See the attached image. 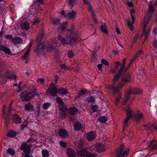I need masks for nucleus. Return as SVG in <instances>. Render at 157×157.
<instances>
[{
  "mask_svg": "<svg viewBox=\"0 0 157 157\" xmlns=\"http://www.w3.org/2000/svg\"><path fill=\"white\" fill-rule=\"evenodd\" d=\"M56 46V44H55L43 43L41 44H40V43L39 42L36 48L35 51L36 52L38 53L45 49L47 52H50L54 49Z\"/></svg>",
  "mask_w": 157,
  "mask_h": 157,
  "instance_id": "f257e3e1",
  "label": "nucleus"
},
{
  "mask_svg": "<svg viewBox=\"0 0 157 157\" xmlns=\"http://www.w3.org/2000/svg\"><path fill=\"white\" fill-rule=\"evenodd\" d=\"M131 77L129 74H127L126 77L123 78L122 80V82L119 84L116 87L114 86H109L108 88L113 90L115 92L119 91L127 82H129L131 81Z\"/></svg>",
  "mask_w": 157,
  "mask_h": 157,
  "instance_id": "f03ea898",
  "label": "nucleus"
},
{
  "mask_svg": "<svg viewBox=\"0 0 157 157\" xmlns=\"http://www.w3.org/2000/svg\"><path fill=\"white\" fill-rule=\"evenodd\" d=\"M58 40L60 41L63 45L65 44H71L76 41V39L70 38L68 36L66 37V39L63 38L61 36L58 35L57 36Z\"/></svg>",
  "mask_w": 157,
  "mask_h": 157,
  "instance_id": "7ed1b4c3",
  "label": "nucleus"
},
{
  "mask_svg": "<svg viewBox=\"0 0 157 157\" xmlns=\"http://www.w3.org/2000/svg\"><path fill=\"white\" fill-rule=\"evenodd\" d=\"M124 146H121L117 151L115 157H124L127 156L129 151V149L127 148L123 150Z\"/></svg>",
  "mask_w": 157,
  "mask_h": 157,
  "instance_id": "20e7f679",
  "label": "nucleus"
},
{
  "mask_svg": "<svg viewBox=\"0 0 157 157\" xmlns=\"http://www.w3.org/2000/svg\"><path fill=\"white\" fill-rule=\"evenodd\" d=\"M48 92L50 95L52 97H56L57 95L58 90L55 84H51L48 88Z\"/></svg>",
  "mask_w": 157,
  "mask_h": 157,
  "instance_id": "39448f33",
  "label": "nucleus"
},
{
  "mask_svg": "<svg viewBox=\"0 0 157 157\" xmlns=\"http://www.w3.org/2000/svg\"><path fill=\"white\" fill-rule=\"evenodd\" d=\"M127 117L125 118L124 123V125L123 126V128L124 129V128L128 125V122L130 120V119L132 117V111L130 108H128L126 111Z\"/></svg>",
  "mask_w": 157,
  "mask_h": 157,
  "instance_id": "423d86ee",
  "label": "nucleus"
},
{
  "mask_svg": "<svg viewBox=\"0 0 157 157\" xmlns=\"http://www.w3.org/2000/svg\"><path fill=\"white\" fill-rule=\"evenodd\" d=\"M84 3L85 4L88 5V10L91 13L92 18L94 20V21L95 23L97 22V20L96 19V17L95 16L94 14L93 10L92 8L90 5V3L89 1H84Z\"/></svg>",
  "mask_w": 157,
  "mask_h": 157,
  "instance_id": "0eeeda50",
  "label": "nucleus"
},
{
  "mask_svg": "<svg viewBox=\"0 0 157 157\" xmlns=\"http://www.w3.org/2000/svg\"><path fill=\"white\" fill-rule=\"evenodd\" d=\"M31 145H27L26 143H24L22 144L20 148L24 152H28L30 150Z\"/></svg>",
  "mask_w": 157,
  "mask_h": 157,
  "instance_id": "6e6552de",
  "label": "nucleus"
},
{
  "mask_svg": "<svg viewBox=\"0 0 157 157\" xmlns=\"http://www.w3.org/2000/svg\"><path fill=\"white\" fill-rule=\"evenodd\" d=\"M57 103L60 105L59 108L62 111H64L67 109V108L65 106H63V100L59 97H57L56 98Z\"/></svg>",
  "mask_w": 157,
  "mask_h": 157,
  "instance_id": "1a4fd4ad",
  "label": "nucleus"
},
{
  "mask_svg": "<svg viewBox=\"0 0 157 157\" xmlns=\"http://www.w3.org/2000/svg\"><path fill=\"white\" fill-rule=\"evenodd\" d=\"M94 150L97 151L101 152L105 150L104 145L102 144H98L94 147Z\"/></svg>",
  "mask_w": 157,
  "mask_h": 157,
  "instance_id": "9d476101",
  "label": "nucleus"
},
{
  "mask_svg": "<svg viewBox=\"0 0 157 157\" xmlns=\"http://www.w3.org/2000/svg\"><path fill=\"white\" fill-rule=\"evenodd\" d=\"M58 134L62 138H65L68 136L67 132L64 129H60L59 132Z\"/></svg>",
  "mask_w": 157,
  "mask_h": 157,
  "instance_id": "9b49d317",
  "label": "nucleus"
},
{
  "mask_svg": "<svg viewBox=\"0 0 157 157\" xmlns=\"http://www.w3.org/2000/svg\"><path fill=\"white\" fill-rule=\"evenodd\" d=\"M149 20L148 19L146 21V22H144V29L143 30V33L145 34V39H147V37L148 34H149L150 31L148 30L145 32L146 27L148 24L149 22Z\"/></svg>",
  "mask_w": 157,
  "mask_h": 157,
  "instance_id": "f8f14e48",
  "label": "nucleus"
},
{
  "mask_svg": "<svg viewBox=\"0 0 157 157\" xmlns=\"http://www.w3.org/2000/svg\"><path fill=\"white\" fill-rule=\"evenodd\" d=\"M133 118L136 122H139L144 118V116L142 113H140L136 114Z\"/></svg>",
  "mask_w": 157,
  "mask_h": 157,
  "instance_id": "ddd939ff",
  "label": "nucleus"
},
{
  "mask_svg": "<svg viewBox=\"0 0 157 157\" xmlns=\"http://www.w3.org/2000/svg\"><path fill=\"white\" fill-rule=\"evenodd\" d=\"M95 138V135L93 132H90L87 134L86 139L88 140L91 141L94 139Z\"/></svg>",
  "mask_w": 157,
  "mask_h": 157,
  "instance_id": "4468645a",
  "label": "nucleus"
},
{
  "mask_svg": "<svg viewBox=\"0 0 157 157\" xmlns=\"http://www.w3.org/2000/svg\"><path fill=\"white\" fill-rule=\"evenodd\" d=\"M76 15V12L75 11L72 10L68 13L67 14L66 16H65V17L69 19H72L75 17Z\"/></svg>",
  "mask_w": 157,
  "mask_h": 157,
  "instance_id": "2eb2a0df",
  "label": "nucleus"
},
{
  "mask_svg": "<svg viewBox=\"0 0 157 157\" xmlns=\"http://www.w3.org/2000/svg\"><path fill=\"white\" fill-rule=\"evenodd\" d=\"M67 154L69 157H75L76 153L75 151L71 148H68L67 150Z\"/></svg>",
  "mask_w": 157,
  "mask_h": 157,
  "instance_id": "dca6fc26",
  "label": "nucleus"
},
{
  "mask_svg": "<svg viewBox=\"0 0 157 157\" xmlns=\"http://www.w3.org/2000/svg\"><path fill=\"white\" fill-rule=\"evenodd\" d=\"M25 109L28 112H31L34 111V109L33 105L30 103L26 104L25 107Z\"/></svg>",
  "mask_w": 157,
  "mask_h": 157,
  "instance_id": "f3484780",
  "label": "nucleus"
},
{
  "mask_svg": "<svg viewBox=\"0 0 157 157\" xmlns=\"http://www.w3.org/2000/svg\"><path fill=\"white\" fill-rule=\"evenodd\" d=\"M88 153H89L86 149L78 151L77 152L78 155L82 157H84L86 155L87 156Z\"/></svg>",
  "mask_w": 157,
  "mask_h": 157,
  "instance_id": "a211bd4d",
  "label": "nucleus"
},
{
  "mask_svg": "<svg viewBox=\"0 0 157 157\" xmlns=\"http://www.w3.org/2000/svg\"><path fill=\"white\" fill-rule=\"evenodd\" d=\"M0 50L3 51L6 53L10 54L11 52L10 49L3 46L2 45H0Z\"/></svg>",
  "mask_w": 157,
  "mask_h": 157,
  "instance_id": "6ab92c4d",
  "label": "nucleus"
},
{
  "mask_svg": "<svg viewBox=\"0 0 157 157\" xmlns=\"http://www.w3.org/2000/svg\"><path fill=\"white\" fill-rule=\"evenodd\" d=\"M21 27L23 30H28L29 28V24L26 22H23L21 24Z\"/></svg>",
  "mask_w": 157,
  "mask_h": 157,
  "instance_id": "aec40b11",
  "label": "nucleus"
},
{
  "mask_svg": "<svg viewBox=\"0 0 157 157\" xmlns=\"http://www.w3.org/2000/svg\"><path fill=\"white\" fill-rule=\"evenodd\" d=\"M131 18L132 21V23L130 22V21H128V27L129 28V29L131 30H132L134 29V26H133L132 24L134 23V17L132 15H131Z\"/></svg>",
  "mask_w": 157,
  "mask_h": 157,
  "instance_id": "412c9836",
  "label": "nucleus"
},
{
  "mask_svg": "<svg viewBox=\"0 0 157 157\" xmlns=\"http://www.w3.org/2000/svg\"><path fill=\"white\" fill-rule=\"evenodd\" d=\"M35 95H34L31 96L30 95V94H28L25 96L24 92H22L21 93L20 96L21 98H24V97H25V99L27 100H30L32 98H33Z\"/></svg>",
  "mask_w": 157,
  "mask_h": 157,
  "instance_id": "4be33fe9",
  "label": "nucleus"
},
{
  "mask_svg": "<svg viewBox=\"0 0 157 157\" xmlns=\"http://www.w3.org/2000/svg\"><path fill=\"white\" fill-rule=\"evenodd\" d=\"M58 93L61 96H63L67 93V90L64 88L59 89H58Z\"/></svg>",
  "mask_w": 157,
  "mask_h": 157,
  "instance_id": "5701e85b",
  "label": "nucleus"
},
{
  "mask_svg": "<svg viewBox=\"0 0 157 157\" xmlns=\"http://www.w3.org/2000/svg\"><path fill=\"white\" fill-rule=\"evenodd\" d=\"M13 119L14 122L16 123H20L22 122L21 118L17 115H14L13 116Z\"/></svg>",
  "mask_w": 157,
  "mask_h": 157,
  "instance_id": "b1692460",
  "label": "nucleus"
},
{
  "mask_svg": "<svg viewBox=\"0 0 157 157\" xmlns=\"http://www.w3.org/2000/svg\"><path fill=\"white\" fill-rule=\"evenodd\" d=\"M11 41L14 44H21L22 42V40L21 38L19 37H16L12 39Z\"/></svg>",
  "mask_w": 157,
  "mask_h": 157,
  "instance_id": "393cba45",
  "label": "nucleus"
},
{
  "mask_svg": "<svg viewBox=\"0 0 157 157\" xmlns=\"http://www.w3.org/2000/svg\"><path fill=\"white\" fill-rule=\"evenodd\" d=\"M82 128V125L79 123H77L75 124L74 128L75 131H79L81 130Z\"/></svg>",
  "mask_w": 157,
  "mask_h": 157,
  "instance_id": "a878e982",
  "label": "nucleus"
},
{
  "mask_svg": "<svg viewBox=\"0 0 157 157\" xmlns=\"http://www.w3.org/2000/svg\"><path fill=\"white\" fill-rule=\"evenodd\" d=\"M126 60V58H124L123 59L122 61V65L121 67L120 68L119 71L118 73L119 74H121L122 71L124 70V68L125 67V61Z\"/></svg>",
  "mask_w": 157,
  "mask_h": 157,
  "instance_id": "bb28decb",
  "label": "nucleus"
},
{
  "mask_svg": "<svg viewBox=\"0 0 157 157\" xmlns=\"http://www.w3.org/2000/svg\"><path fill=\"white\" fill-rule=\"evenodd\" d=\"M67 25V23L66 22L63 23L62 25H61V27L58 29L57 31L59 32H63V31L65 30Z\"/></svg>",
  "mask_w": 157,
  "mask_h": 157,
  "instance_id": "cd10ccee",
  "label": "nucleus"
},
{
  "mask_svg": "<svg viewBox=\"0 0 157 157\" xmlns=\"http://www.w3.org/2000/svg\"><path fill=\"white\" fill-rule=\"evenodd\" d=\"M41 152L42 156L43 157H48L49 156V153L47 150H43L41 151Z\"/></svg>",
  "mask_w": 157,
  "mask_h": 157,
  "instance_id": "c85d7f7f",
  "label": "nucleus"
},
{
  "mask_svg": "<svg viewBox=\"0 0 157 157\" xmlns=\"http://www.w3.org/2000/svg\"><path fill=\"white\" fill-rule=\"evenodd\" d=\"M17 135V133L13 131H9L7 134L8 136L10 137H15Z\"/></svg>",
  "mask_w": 157,
  "mask_h": 157,
  "instance_id": "c756f323",
  "label": "nucleus"
},
{
  "mask_svg": "<svg viewBox=\"0 0 157 157\" xmlns=\"http://www.w3.org/2000/svg\"><path fill=\"white\" fill-rule=\"evenodd\" d=\"M154 11V10L153 8V5L151 3H150L149 5L148 10V13L151 15V14Z\"/></svg>",
  "mask_w": 157,
  "mask_h": 157,
  "instance_id": "7c9ffc66",
  "label": "nucleus"
},
{
  "mask_svg": "<svg viewBox=\"0 0 157 157\" xmlns=\"http://www.w3.org/2000/svg\"><path fill=\"white\" fill-rule=\"evenodd\" d=\"M6 151L7 153H9L12 156H14L15 154V150L10 148H8Z\"/></svg>",
  "mask_w": 157,
  "mask_h": 157,
  "instance_id": "2f4dec72",
  "label": "nucleus"
},
{
  "mask_svg": "<svg viewBox=\"0 0 157 157\" xmlns=\"http://www.w3.org/2000/svg\"><path fill=\"white\" fill-rule=\"evenodd\" d=\"M137 89H131L126 94H129V96H130V95L131 94H136V93H138V92H137L136 91V90H137Z\"/></svg>",
  "mask_w": 157,
  "mask_h": 157,
  "instance_id": "473e14b6",
  "label": "nucleus"
},
{
  "mask_svg": "<svg viewBox=\"0 0 157 157\" xmlns=\"http://www.w3.org/2000/svg\"><path fill=\"white\" fill-rule=\"evenodd\" d=\"M70 112L72 114H75L78 112V109L75 108L71 107L70 109Z\"/></svg>",
  "mask_w": 157,
  "mask_h": 157,
  "instance_id": "72a5a7b5",
  "label": "nucleus"
},
{
  "mask_svg": "<svg viewBox=\"0 0 157 157\" xmlns=\"http://www.w3.org/2000/svg\"><path fill=\"white\" fill-rule=\"evenodd\" d=\"M98 119L99 121L102 123H105L108 120L107 118L105 116L100 117Z\"/></svg>",
  "mask_w": 157,
  "mask_h": 157,
  "instance_id": "f704fd0d",
  "label": "nucleus"
},
{
  "mask_svg": "<svg viewBox=\"0 0 157 157\" xmlns=\"http://www.w3.org/2000/svg\"><path fill=\"white\" fill-rule=\"evenodd\" d=\"M101 31L105 34H107L108 32L107 30V27L105 25H102L101 26Z\"/></svg>",
  "mask_w": 157,
  "mask_h": 157,
  "instance_id": "c9c22d12",
  "label": "nucleus"
},
{
  "mask_svg": "<svg viewBox=\"0 0 157 157\" xmlns=\"http://www.w3.org/2000/svg\"><path fill=\"white\" fill-rule=\"evenodd\" d=\"M51 104L50 103H44L42 106V108L44 109H46L50 106Z\"/></svg>",
  "mask_w": 157,
  "mask_h": 157,
  "instance_id": "e433bc0d",
  "label": "nucleus"
},
{
  "mask_svg": "<svg viewBox=\"0 0 157 157\" xmlns=\"http://www.w3.org/2000/svg\"><path fill=\"white\" fill-rule=\"evenodd\" d=\"M30 50L29 48L27 51L25 53L24 55L21 57V58L22 59H24L28 56L29 53L30 52Z\"/></svg>",
  "mask_w": 157,
  "mask_h": 157,
  "instance_id": "4c0bfd02",
  "label": "nucleus"
},
{
  "mask_svg": "<svg viewBox=\"0 0 157 157\" xmlns=\"http://www.w3.org/2000/svg\"><path fill=\"white\" fill-rule=\"evenodd\" d=\"M130 97V96H129V94L128 95L126 94L124 98V103H125L126 102H127L129 100Z\"/></svg>",
  "mask_w": 157,
  "mask_h": 157,
  "instance_id": "58836bf2",
  "label": "nucleus"
},
{
  "mask_svg": "<svg viewBox=\"0 0 157 157\" xmlns=\"http://www.w3.org/2000/svg\"><path fill=\"white\" fill-rule=\"evenodd\" d=\"M147 127L148 128H151L152 129H153V128H154L155 129L157 130V126H156L155 124H153L151 125L149 124L147 125Z\"/></svg>",
  "mask_w": 157,
  "mask_h": 157,
  "instance_id": "ea45409f",
  "label": "nucleus"
},
{
  "mask_svg": "<svg viewBox=\"0 0 157 157\" xmlns=\"http://www.w3.org/2000/svg\"><path fill=\"white\" fill-rule=\"evenodd\" d=\"M91 109L94 112H97L98 110V107L96 105H93L91 107Z\"/></svg>",
  "mask_w": 157,
  "mask_h": 157,
  "instance_id": "a19ab883",
  "label": "nucleus"
},
{
  "mask_svg": "<svg viewBox=\"0 0 157 157\" xmlns=\"http://www.w3.org/2000/svg\"><path fill=\"white\" fill-rule=\"evenodd\" d=\"M87 101L89 103L93 102L94 101V99L92 97H90L87 99Z\"/></svg>",
  "mask_w": 157,
  "mask_h": 157,
  "instance_id": "79ce46f5",
  "label": "nucleus"
},
{
  "mask_svg": "<svg viewBox=\"0 0 157 157\" xmlns=\"http://www.w3.org/2000/svg\"><path fill=\"white\" fill-rule=\"evenodd\" d=\"M121 98V96L120 95H119L116 98V101L115 102V104L117 105L118 103V102L120 101Z\"/></svg>",
  "mask_w": 157,
  "mask_h": 157,
  "instance_id": "37998d69",
  "label": "nucleus"
},
{
  "mask_svg": "<svg viewBox=\"0 0 157 157\" xmlns=\"http://www.w3.org/2000/svg\"><path fill=\"white\" fill-rule=\"evenodd\" d=\"M86 93V91L82 90L78 93V97H79L84 94Z\"/></svg>",
  "mask_w": 157,
  "mask_h": 157,
  "instance_id": "c03bdc74",
  "label": "nucleus"
},
{
  "mask_svg": "<svg viewBox=\"0 0 157 157\" xmlns=\"http://www.w3.org/2000/svg\"><path fill=\"white\" fill-rule=\"evenodd\" d=\"M118 74L119 75H117L114 76V78L113 79V81L114 82H115L116 81H117L118 79L119 78V75L121 74H119L118 73Z\"/></svg>",
  "mask_w": 157,
  "mask_h": 157,
  "instance_id": "a18cd8bd",
  "label": "nucleus"
},
{
  "mask_svg": "<svg viewBox=\"0 0 157 157\" xmlns=\"http://www.w3.org/2000/svg\"><path fill=\"white\" fill-rule=\"evenodd\" d=\"M101 62L106 66H108L109 65V63L106 60L104 59H101Z\"/></svg>",
  "mask_w": 157,
  "mask_h": 157,
  "instance_id": "49530a36",
  "label": "nucleus"
},
{
  "mask_svg": "<svg viewBox=\"0 0 157 157\" xmlns=\"http://www.w3.org/2000/svg\"><path fill=\"white\" fill-rule=\"evenodd\" d=\"M52 21L53 24H57L59 22V20L58 19H54L52 20Z\"/></svg>",
  "mask_w": 157,
  "mask_h": 157,
  "instance_id": "de8ad7c7",
  "label": "nucleus"
},
{
  "mask_svg": "<svg viewBox=\"0 0 157 157\" xmlns=\"http://www.w3.org/2000/svg\"><path fill=\"white\" fill-rule=\"evenodd\" d=\"M139 56L137 54H136L133 57L131 61V63H132Z\"/></svg>",
  "mask_w": 157,
  "mask_h": 157,
  "instance_id": "09e8293b",
  "label": "nucleus"
},
{
  "mask_svg": "<svg viewBox=\"0 0 157 157\" xmlns=\"http://www.w3.org/2000/svg\"><path fill=\"white\" fill-rule=\"evenodd\" d=\"M40 20L39 19H35L33 23V25H36L38 24L40 22Z\"/></svg>",
  "mask_w": 157,
  "mask_h": 157,
  "instance_id": "8fccbe9b",
  "label": "nucleus"
},
{
  "mask_svg": "<svg viewBox=\"0 0 157 157\" xmlns=\"http://www.w3.org/2000/svg\"><path fill=\"white\" fill-rule=\"evenodd\" d=\"M68 57L70 58H72L74 56L73 53L71 51L68 52Z\"/></svg>",
  "mask_w": 157,
  "mask_h": 157,
  "instance_id": "3c124183",
  "label": "nucleus"
},
{
  "mask_svg": "<svg viewBox=\"0 0 157 157\" xmlns=\"http://www.w3.org/2000/svg\"><path fill=\"white\" fill-rule=\"evenodd\" d=\"M7 77L8 78H10V79H15L16 78V76L15 75H10L9 76H7Z\"/></svg>",
  "mask_w": 157,
  "mask_h": 157,
  "instance_id": "603ef678",
  "label": "nucleus"
},
{
  "mask_svg": "<svg viewBox=\"0 0 157 157\" xmlns=\"http://www.w3.org/2000/svg\"><path fill=\"white\" fill-rule=\"evenodd\" d=\"M27 125V122H24L23 124L21 125V129H23Z\"/></svg>",
  "mask_w": 157,
  "mask_h": 157,
  "instance_id": "864d4df0",
  "label": "nucleus"
},
{
  "mask_svg": "<svg viewBox=\"0 0 157 157\" xmlns=\"http://www.w3.org/2000/svg\"><path fill=\"white\" fill-rule=\"evenodd\" d=\"M60 145L62 147H66V143L63 141H60Z\"/></svg>",
  "mask_w": 157,
  "mask_h": 157,
  "instance_id": "5fc2aeb1",
  "label": "nucleus"
},
{
  "mask_svg": "<svg viewBox=\"0 0 157 157\" xmlns=\"http://www.w3.org/2000/svg\"><path fill=\"white\" fill-rule=\"evenodd\" d=\"M74 1H68V3L72 7L74 3Z\"/></svg>",
  "mask_w": 157,
  "mask_h": 157,
  "instance_id": "6e6d98bb",
  "label": "nucleus"
},
{
  "mask_svg": "<svg viewBox=\"0 0 157 157\" xmlns=\"http://www.w3.org/2000/svg\"><path fill=\"white\" fill-rule=\"evenodd\" d=\"M6 38L7 39H10L12 38V35H7L6 36Z\"/></svg>",
  "mask_w": 157,
  "mask_h": 157,
  "instance_id": "4d7b16f0",
  "label": "nucleus"
},
{
  "mask_svg": "<svg viewBox=\"0 0 157 157\" xmlns=\"http://www.w3.org/2000/svg\"><path fill=\"white\" fill-rule=\"evenodd\" d=\"M127 4L129 7H132L133 6V3L132 1L128 2Z\"/></svg>",
  "mask_w": 157,
  "mask_h": 157,
  "instance_id": "13d9d810",
  "label": "nucleus"
},
{
  "mask_svg": "<svg viewBox=\"0 0 157 157\" xmlns=\"http://www.w3.org/2000/svg\"><path fill=\"white\" fill-rule=\"evenodd\" d=\"M102 67V64H99L98 65H97V67L98 68V69L99 70H100L101 71H102V69H101Z\"/></svg>",
  "mask_w": 157,
  "mask_h": 157,
  "instance_id": "bf43d9fd",
  "label": "nucleus"
},
{
  "mask_svg": "<svg viewBox=\"0 0 157 157\" xmlns=\"http://www.w3.org/2000/svg\"><path fill=\"white\" fill-rule=\"evenodd\" d=\"M43 1H40H40H36L34 3V5H35V4H42L43 3Z\"/></svg>",
  "mask_w": 157,
  "mask_h": 157,
  "instance_id": "052dcab7",
  "label": "nucleus"
},
{
  "mask_svg": "<svg viewBox=\"0 0 157 157\" xmlns=\"http://www.w3.org/2000/svg\"><path fill=\"white\" fill-rule=\"evenodd\" d=\"M43 36V35L42 34L40 35H39L38 36L37 38V41H40V40L41 39Z\"/></svg>",
  "mask_w": 157,
  "mask_h": 157,
  "instance_id": "680f3d73",
  "label": "nucleus"
},
{
  "mask_svg": "<svg viewBox=\"0 0 157 157\" xmlns=\"http://www.w3.org/2000/svg\"><path fill=\"white\" fill-rule=\"evenodd\" d=\"M44 82V79L42 78L38 79V82L39 83H42Z\"/></svg>",
  "mask_w": 157,
  "mask_h": 157,
  "instance_id": "e2e57ef3",
  "label": "nucleus"
},
{
  "mask_svg": "<svg viewBox=\"0 0 157 157\" xmlns=\"http://www.w3.org/2000/svg\"><path fill=\"white\" fill-rule=\"evenodd\" d=\"M133 89H137V90H136V91L137 92H138V93H136L137 94H140L142 92V91L140 90L139 89H137V88H133Z\"/></svg>",
  "mask_w": 157,
  "mask_h": 157,
  "instance_id": "0e129e2a",
  "label": "nucleus"
},
{
  "mask_svg": "<svg viewBox=\"0 0 157 157\" xmlns=\"http://www.w3.org/2000/svg\"><path fill=\"white\" fill-rule=\"evenodd\" d=\"M153 30L155 33V36H157V27H155L153 29Z\"/></svg>",
  "mask_w": 157,
  "mask_h": 157,
  "instance_id": "69168bd1",
  "label": "nucleus"
},
{
  "mask_svg": "<svg viewBox=\"0 0 157 157\" xmlns=\"http://www.w3.org/2000/svg\"><path fill=\"white\" fill-rule=\"evenodd\" d=\"M153 45L155 48H157V41L156 40L155 41Z\"/></svg>",
  "mask_w": 157,
  "mask_h": 157,
  "instance_id": "338daca9",
  "label": "nucleus"
},
{
  "mask_svg": "<svg viewBox=\"0 0 157 157\" xmlns=\"http://www.w3.org/2000/svg\"><path fill=\"white\" fill-rule=\"evenodd\" d=\"M94 154L89 153L87 155V157H94Z\"/></svg>",
  "mask_w": 157,
  "mask_h": 157,
  "instance_id": "774afa93",
  "label": "nucleus"
}]
</instances>
